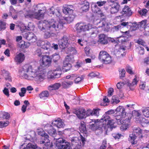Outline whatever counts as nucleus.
Wrapping results in <instances>:
<instances>
[{
	"instance_id": "obj_11",
	"label": "nucleus",
	"mask_w": 149,
	"mask_h": 149,
	"mask_svg": "<svg viewBox=\"0 0 149 149\" xmlns=\"http://www.w3.org/2000/svg\"><path fill=\"white\" fill-rule=\"evenodd\" d=\"M120 14H123L125 17H129L132 14V12L129 7L125 5L122 9Z\"/></svg>"
},
{
	"instance_id": "obj_29",
	"label": "nucleus",
	"mask_w": 149,
	"mask_h": 149,
	"mask_svg": "<svg viewBox=\"0 0 149 149\" xmlns=\"http://www.w3.org/2000/svg\"><path fill=\"white\" fill-rule=\"evenodd\" d=\"M86 126V124L84 121H81L80 125L79 127V129L81 133H86L87 132Z\"/></svg>"
},
{
	"instance_id": "obj_51",
	"label": "nucleus",
	"mask_w": 149,
	"mask_h": 149,
	"mask_svg": "<svg viewBox=\"0 0 149 149\" xmlns=\"http://www.w3.org/2000/svg\"><path fill=\"white\" fill-rule=\"evenodd\" d=\"M111 102L112 103L117 104L119 102L120 100L118 99L117 96L113 95L112 97Z\"/></svg>"
},
{
	"instance_id": "obj_19",
	"label": "nucleus",
	"mask_w": 149,
	"mask_h": 149,
	"mask_svg": "<svg viewBox=\"0 0 149 149\" xmlns=\"http://www.w3.org/2000/svg\"><path fill=\"white\" fill-rule=\"evenodd\" d=\"M129 140L132 145L136 144L137 143V136L134 133L130 134Z\"/></svg>"
},
{
	"instance_id": "obj_60",
	"label": "nucleus",
	"mask_w": 149,
	"mask_h": 149,
	"mask_svg": "<svg viewBox=\"0 0 149 149\" xmlns=\"http://www.w3.org/2000/svg\"><path fill=\"white\" fill-rule=\"evenodd\" d=\"M113 137L115 139H118L121 136V134L119 133H113L112 134Z\"/></svg>"
},
{
	"instance_id": "obj_30",
	"label": "nucleus",
	"mask_w": 149,
	"mask_h": 149,
	"mask_svg": "<svg viewBox=\"0 0 149 149\" xmlns=\"http://www.w3.org/2000/svg\"><path fill=\"white\" fill-rule=\"evenodd\" d=\"M138 25L136 22L132 23L130 22L129 27H130V30L131 31H135L137 29Z\"/></svg>"
},
{
	"instance_id": "obj_28",
	"label": "nucleus",
	"mask_w": 149,
	"mask_h": 149,
	"mask_svg": "<svg viewBox=\"0 0 149 149\" xmlns=\"http://www.w3.org/2000/svg\"><path fill=\"white\" fill-rule=\"evenodd\" d=\"M91 8L93 12L94 13H99L100 12L101 10L95 3H92Z\"/></svg>"
},
{
	"instance_id": "obj_33",
	"label": "nucleus",
	"mask_w": 149,
	"mask_h": 149,
	"mask_svg": "<svg viewBox=\"0 0 149 149\" xmlns=\"http://www.w3.org/2000/svg\"><path fill=\"white\" fill-rule=\"evenodd\" d=\"M53 125L55 126L58 128H63L64 126V123L61 121L55 120L53 123Z\"/></svg>"
},
{
	"instance_id": "obj_25",
	"label": "nucleus",
	"mask_w": 149,
	"mask_h": 149,
	"mask_svg": "<svg viewBox=\"0 0 149 149\" xmlns=\"http://www.w3.org/2000/svg\"><path fill=\"white\" fill-rule=\"evenodd\" d=\"M61 86V85L60 83H56L49 86L48 88V90L50 91L56 90L58 89Z\"/></svg>"
},
{
	"instance_id": "obj_3",
	"label": "nucleus",
	"mask_w": 149,
	"mask_h": 149,
	"mask_svg": "<svg viewBox=\"0 0 149 149\" xmlns=\"http://www.w3.org/2000/svg\"><path fill=\"white\" fill-rule=\"evenodd\" d=\"M52 61V58L49 56L42 55L39 61L40 65L38 67V69L41 71L44 70V68H47L51 65Z\"/></svg>"
},
{
	"instance_id": "obj_56",
	"label": "nucleus",
	"mask_w": 149,
	"mask_h": 149,
	"mask_svg": "<svg viewBox=\"0 0 149 149\" xmlns=\"http://www.w3.org/2000/svg\"><path fill=\"white\" fill-rule=\"evenodd\" d=\"M35 54L37 56L40 57L42 54V50L39 48H38L34 52Z\"/></svg>"
},
{
	"instance_id": "obj_4",
	"label": "nucleus",
	"mask_w": 149,
	"mask_h": 149,
	"mask_svg": "<svg viewBox=\"0 0 149 149\" xmlns=\"http://www.w3.org/2000/svg\"><path fill=\"white\" fill-rule=\"evenodd\" d=\"M98 58L103 63L108 64L112 62L111 56L107 52L104 50H102L100 52Z\"/></svg>"
},
{
	"instance_id": "obj_54",
	"label": "nucleus",
	"mask_w": 149,
	"mask_h": 149,
	"mask_svg": "<svg viewBox=\"0 0 149 149\" xmlns=\"http://www.w3.org/2000/svg\"><path fill=\"white\" fill-rule=\"evenodd\" d=\"M9 123L8 121H6L4 123L2 121H0V128L6 127L8 125Z\"/></svg>"
},
{
	"instance_id": "obj_55",
	"label": "nucleus",
	"mask_w": 149,
	"mask_h": 149,
	"mask_svg": "<svg viewBox=\"0 0 149 149\" xmlns=\"http://www.w3.org/2000/svg\"><path fill=\"white\" fill-rule=\"evenodd\" d=\"M6 28V23L0 20V31L5 29Z\"/></svg>"
},
{
	"instance_id": "obj_20",
	"label": "nucleus",
	"mask_w": 149,
	"mask_h": 149,
	"mask_svg": "<svg viewBox=\"0 0 149 149\" xmlns=\"http://www.w3.org/2000/svg\"><path fill=\"white\" fill-rule=\"evenodd\" d=\"M90 123V124L88 125V128L92 131H95L98 130L100 127H99V125L98 123H97L95 121L94 122V123Z\"/></svg>"
},
{
	"instance_id": "obj_10",
	"label": "nucleus",
	"mask_w": 149,
	"mask_h": 149,
	"mask_svg": "<svg viewBox=\"0 0 149 149\" xmlns=\"http://www.w3.org/2000/svg\"><path fill=\"white\" fill-rule=\"evenodd\" d=\"M44 129L48 134L52 136H54L56 134V130L50 124H48L46 125L44 127Z\"/></svg>"
},
{
	"instance_id": "obj_59",
	"label": "nucleus",
	"mask_w": 149,
	"mask_h": 149,
	"mask_svg": "<svg viewBox=\"0 0 149 149\" xmlns=\"http://www.w3.org/2000/svg\"><path fill=\"white\" fill-rule=\"evenodd\" d=\"M93 30L92 31V32H91L89 33V34L92 37H94L96 36L97 35L96 32V29L93 28L92 29Z\"/></svg>"
},
{
	"instance_id": "obj_42",
	"label": "nucleus",
	"mask_w": 149,
	"mask_h": 149,
	"mask_svg": "<svg viewBox=\"0 0 149 149\" xmlns=\"http://www.w3.org/2000/svg\"><path fill=\"white\" fill-rule=\"evenodd\" d=\"M26 18H34V12L30 10L27 11V13L25 15Z\"/></svg>"
},
{
	"instance_id": "obj_35",
	"label": "nucleus",
	"mask_w": 149,
	"mask_h": 149,
	"mask_svg": "<svg viewBox=\"0 0 149 149\" xmlns=\"http://www.w3.org/2000/svg\"><path fill=\"white\" fill-rule=\"evenodd\" d=\"M73 83L72 81H64L62 82V86L64 88H67L70 87Z\"/></svg>"
},
{
	"instance_id": "obj_52",
	"label": "nucleus",
	"mask_w": 149,
	"mask_h": 149,
	"mask_svg": "<svg viewBox=\"0 0 149 149\" xmlns=\"http://www.w3.org/2000/svg\"><path fill=\"white\" fill-rule=\"evenodd\" d=\"M99 75V73L97 72H91L89 74L88 76L92 78H93L97 77Z\"/></svg>"
},
{
	"instance_id": "obj_46",
	"label": "nucleus",
	"mask_w": 149,
	"mask_h": 149,
	"mask_svg": "<svg viewBox=\"0 0 149 149\" xmlns=\"http://www.w3.org/2000/svg\"><path fill=\"white\" fill-rule=\"evenodd\" d=\"M60 56L58 54L55 53L52 55V59L54 63H56L59 59Z\"/></svg>"
},
{
	"instance_id": "obj_57",
	"label": "nucleus",
	"mask_w": 149,
	"mask_h": 149,
	"mask_svg": "<svg viewBox=\"0 0 149 149\" xmlns=\"http://www.w3.org/2000/svg\"><path fill=\"white\" fill-rule=\"evenodd\" d=\"M126 70L127 72L129 74L131 75L133 74H134V73L132 71V68L129 66H127L126 68Z\"/></svg>"
},
{
	"instance_id": "obj_43",
	"label": "nucleus",
	"mask_w": 149,
	"mask_h": 149,
	"mask_svg": "<svg viewBox=\"0 0 149 149\" xmlns=\"http://www.w3.org/2000/svg\"><path fill=\"white\" fill-rule=\"evenodd\" d=\"M40 46H41V45ZM50 43L49 42H45L44 44H43V45H41V47L43 49L48 50L50 48Z\"/></svg>"
},
{
	"instance_id": "obj_64",
	"label": "nucleus",
	"mask_w": 149,
	"mask_h": 149,
	"mask_svg": "<svg viewBox=\"0 0 149 149\" xmlns=\"http://www.w3.org/2000/svg\"><path fill=\"white\" fill-rule=\"evenodd\" d=\"M143 63L146 65H149V57L147 56L144 58Z\"/></svg>"
},
{
	"instance_id": "obj_6",
	"label": "nucleus",
	"mask_w": 149,
	"mask_h": 149,
	"mask_svg": "<svg viewBox=\"0 0 149 149\" xmlns=\"http://www.w3.org/2000/svg\"><path fill=\"white\" fill-rule=\"evenodd\" d=\"M38 134L41 135L42 137L40 141V144H44L45 146L47 147L50 145V141L49 139V136L45 132H39Z\"/></svg>"
},
{
	"instance_id": "obj_32",
	"label": "nucleus",
	"mask_w": 149,
	"mask_h": 149,
	"mask_svg": "<svg viewBox=\"0 0 149 149\" xmlns=\"http://www.w3.org/2000/svg\"><path fill=\"white\" fill-rule=\"evenodd\" d=\"M139 123L142 126L145 127L149 125V121L148 119L145 118H141L139 120Z\"/></svg>"
},
{
	"instance_id": "obj_44",
	"label": "nucleus",
	"mask_w": 149,
	"mask_h": 149,
	"mask_svg": "<svg viewBox=\"0 0 149 149\" xmlns=\"http://www.w3.org/2000/svg\"><path fill=\"white\" fill-rule=\"evenodd\" d=\"M115 123V121L112 119H111L107 123H105V124L110 126V127L111 129L113 128H115L116 127L113 125Z\"/></svg>"
},
{
	"instance_id": "obj_48",
	"label": "nucleus",
	"mask_w": 149,
	"mask_h": 149,
	"mask_svg": "<svg viewBox=\"0 0 149 149\" xmlns=\"http://www.w3.org/2000/svg\"><path fill=\"white\" fill-rule=\"evenodd\" d=\"M82 23L80 22L77 23L76 25V30L77 32H82Z\"/></svg>"
},
{
	"instance_id": "obj_5",
	"label": "nucleus",
	"mask_w": 149,
	"mask_h": 149,
	"mask_svg": "<svg viewBox=\"0 0 149 149\" xmlns=\"http://www.w3.org/2000/svg\"><path fill=\"white\" fill-rule=\"evenodd\" d=\"M116 119L117 120H119V123H121V120L126 116L127 113L125 109L123 107L119 106L116 109Z\"/></svg>"
},
{
	"instance_id": "obj_13",
	"label": "nucleus",
	"mask_w": 149,
	"mask_h": 149,
	"mask_svg": "<svg viewBox=\"0 0 149 149\" xmlns=\"http://www.w3.org/2000/svg\"><path fill=\"white\" fill-rule=\"evenodd\" d=\"M130 120L129 119H125V120L122 119L121 120V123H119V120H117V123L118 124H122V125L120 127V129L122 131L126 130L129 127V123H130Z\"/></svg>"
},
{
	"instance_id": "obj_23",
	"label": "nucleus",
	"mask_w": 149,
	"mask_h": 149,
	"mask_svg": "<svg viewBox=\"0 0 149 149\" xmlns=\"http://www.w3.org/2000/svg\"><path fill=\"white\" fill-rule=\"evenodd\" d=\"M82 32L86 31L91 29L93 28V25L90 24H86L82 23Z\"/></svg>"
},
{
	"instance_id": "obj_9",
	"label": "nucleus",
	"mask_w": 149,
	"mask_h": 149,
	"mask_svg": "<svg viewBox=\"0 0 149 149\" xmlns=\"http://www.w3.org/2000/svg\"><path fill=\"white\" fill-rule=\"evenodd\" d=\"M68 38L65 36H64L59 40L58 44L62 49H65L68 46Z\"/></svg>"
},
{
	"instance_id": "obj_21",
	"label": "nucleus",
	"mask_w": 149,
	"mask_h": 149,
	"mask_svg": "<svg viewBox=\"0 0 149 149\" xmlns=\"http://www.w3.org/2000/svg\"><path fill=\"white\" fill-rule=\"evenodd\" d=\"M67 142L64 139L62 138H59L57 139L56 142V146L59 149L60 147H61L62 145H64Z\"/></svg>"
},
{
	"instance_id": "obj_47",
	"label": "nucleus",
	"mask_w": 149,
	"mask_h": 149,
	"mask_svg": "<svg viewBox=\"0 0 149 149\" xmlns=\"http://www.w3.org/2000/svg\"><path fill=\"white\" fill-rule=\"evenodd\" d=\"M84 79V76L83 75H81L80 77H79L77 76V75L76 76V78L74 80V83L75 84H78L81 81L83 80Z\"/></svg>"
},
{
	"instance_id": "obj_22",
	"label": "nucleus",
	"mask_w": 149,
	"mask_h": 149,
	"mask_svg": "<svg viewBox=\"0 0 149 149\" xmlns=\"http://www.w3.org/2000/svg\"><path fill=\"white\" fill-rule=\"evenodd\" d=\"M71 143L72 146H81V140L78 137H75L72 138L71 140Z\"/></svg>"
},
{
	"instance_id": "obj_12",
	"label": "nucleus",
	"mask_w": 149,
	"mask_h": 149,
	"mask_svg": "<svg viewBox=\"0 0 149 149\" xmlns=\"http://www.w3.org/2000/svg\"><path fill=\"white\" fill-rule=\"evenodd\" d=\"M41 4H38L36 6V9L35 10H38L37 12H34V18L39 19L41 17H42L44 15V14L41 13V12L42 11V7L41 6Z\"/></svg>"
},
{
	"instance_id": "obj_8",
	"label": "nucleus",
	"mask_w": 149,
	"mask_h": 149,
	"mask_svg": "<svg viewBox=\"0 0 149 149\" xmlns=\"http://www.w3.org/2000/svg\"><path fill=\"white\" fill-rule=\"evenodd\" d=\"M110 13L111 14H114L118 13L120 8V5L118 3H112L110 5Z\"/></svg>"
},
{
	"instance_id": "obj_14",
	"label": "nucleus",
	"mask_w": 149,
	"mask_h": 149,
	"mask_svg": "<svg viewBox=\"0 0 149 149\" xmlns=\"http://www.w3.org/2000/svg\"><path fill=\"white\" fill-rule=\"evenodd\" d=\"M23 37L31 42H34L36 40V37L34 33L31 32H28L23 34Z\"/></svg>"
},
{
	"instance_id": "obj_36",
	"label": "nucleus",
	"mask_w": 149,
	"mask_h": 149,
	"mask_svg": "<svg viewBox=\"0 0 149 149\" xmlns=\"http://www.w3.org/2000/svg\"><path fill=\"white\" fill-rule=\"evenodd\" d=\"M49 95V92L47 91H45L41 92L39 94V96L41 99H44L48 97Z\"/></svg>"
},
{
	"instance_id": "obj_61",
	"label": "nucleus",
	"mask_w": 149,
	"mask_h": 149,
	"mask_svg": "<svg viewBox=\"0 0 149 149\" xmlns=\"http://www.w3.org/2000/svg\"><path fill=\"white\" fill-rule=\"evenodd\" d=\"M107 147V141L105 140H103L102 141V145L101 146L100 149H105Z\"/></svg>"
},
{
	"instance_id": "obj_17",
	"label": "nucleus",
	"mask_w": 149,
	"mask_h": 149,
	"mask_svg": "<svg viewBox=\"0 0 149 149\" xmlns=\"http://www.w3.org/2000/svg\"><path fill=\"white\" fill-rule=\"evenodd\" d=\"M62 73L60 69L54 70L50 75L51 78H55L60 77Z\"/></svg>"
},
{
	"instance_id": "obj_7",
	"label": "nucleus",
	"mask_w": 149,
	"mask_h": 149,
	"mask_svg": "<svg viewBox=\"0 0 149 149\" xmlns=\"http://www.w3.org/2000/svg\"><path fill=\"white\" fill-rule=\"evenodd\" d=\"M42 70V71L39 70L38 67V68L35 74L36 76L34 78H35L36 79L38 82H41L42 81L45 79L46 76L43 70Z\"/></svg>"
},
{
	"instance_id": "obj_27",
	"label": "nucleus",
	"mask_w": 149,
	"mask_h": 149,
	"mask_svg": "<svg viewBox=\"0 0 149 149\" xmlns=\"http://www.w3.org/2000/svg\"><path fill=\"white\" fill-rule=\"evenodd\" d=\"M133 131L135 133H136L139 138H143V130L139 127H135L134 128Z\"/></svg>"
},
{
	"instance_id": "obj_40",
	"label": "nucleus",
	"mask_w": 149,
	"mask_h": 149,
	"mask_svg": "<svg viewBox=\"0 0 149 149\" xmlns=\"http://www.w3.org/2000/svg\"><path fill=\"white\" fill-rule=\"evenodd\" d=\"M89 8V3L86 1V3H84L82 4L81 9L83 11H87L88 10Z\"/></svg>"
},
{
	"instance_id": "obj_2",
	"label": "nucleus",
	"mask_w": 149,
	"mask_h": 149,
	"mask_svg": "<svg viewBox=\"0 0 149 149\" xmlns=\"http://www.w3.org/2000/svg\"><path fill=\"white\" fill-rule=\"evenodd\" d=\"M37 69L29 64H25L22 67V70L27 74H24L23 76L26 79H29L30 78H34L36 76L35 74Z\"/></svg>"
},
{
	"instance_id": "obj_18",
	"label": "nucleus",
	"mask_w": 149,
	"mask_h": 149,
	"mask_svg": "<svg viewBox=\"0 0 149 149\" xmlns=\"http://www.w3.org/2000/svg\"><path fill=\"white\" fill-rule=\"evenodd\" d=\"M138 81L136 80V77L135 76V78L133 79L132 83H130L129 81H127L126 84L129 87L130 90H133L135 88V85L137 84Z\"/></svg>"
},
{
	"instance_id": "obj_38",
	"label": "nucleus",
	"mask_w": 149,
	"mask_h": 149,
	"mask_svg": "<svg viewBox=\"0 0 149 149\" xmlns=\"http://www.w3.org/2000/svg\"><path fill=\"white\" fill-rule=\"evenodd\" d=\"M20 48L22 49V51H23L22 49L28 48V46L27 45V43L23 40H21L19 44Z\"/></svg>"
},
{
	"instance_id": "obj_26",
	"label": "nucleus",
	"mask_w": 149,
	"mask_h": 149,
	"mask_svg": "<svg viewBox=\"0 0 149 149\" xmlns=\"http://www.w3.org/2000/svg\"><path fill=\"white\" fill-rule=\"evenodd\" d=\"M79 109L78 110L77 115L78 117L81 119H82L84 117H86V110L84 109Z\"/></svg>"
},
{
	"instance_id": "obj_34",
	"label": "nucleus",
	"mask_w": 149,
	"mask_h": 149,
	"mask_svg": "<svg viewBox=\"0 0 149 149\" xmlns=\"http://www.w3.org/2000/svg\"><path fill=\"white\" fill-rule=\"evenodd\" d=\"M23 145L20 147V149H37V147L36 145H32L31 143H29L26 146V147L23 148Z\"/></svg>"
},
{
	"instance_id": "obj_39",
	"label": "nucleus",
	"mask_w": 149,
	"mask_h": 149,
	"mask_svg": "<svg viewBox=\"0 0 149 149\" xmlns=\"http://www.w3.org/2000/svg\"><path fill=\"white\" fill-rule=\"evenodd\" d=\"M73 9V7L72 5L68 6L64 8L63 12L66 14H67L69 13Z\"/></svg>"
},
{
	"instance_id": "obj_50",
	"label": "nucleus",
	"mask_w": 149,
	"mask_h": 149,
	"mask_svg": "<svg viewBox=\"0 0 149 149\" xmlns=\"http://www.w3.org/2000/svg\"><path fill=\"white\" fill-rule=\"evenodd\" d=\"M147 20L145 19L142 21L140 22H139V25H140V26L142 27H143L144 29L146 27H147Z\"/></svg>"
},
{
	"instance_id": "obj_62",
	"label": "nucleus",
	"mask_w": 149,
	"mask_h": 149,
	"mask_svg": "<svg viewBox=\"0 0 149 149\" xmlns=\"http://www.w3.org/2000/svg\"><path fill=\"white\" fill-rule=\"evenodd\" d=\"M144 115L147 118L149 117V109H145L143 111Z\"/></svg>"
},
{
	"instance_id": "obj_53",
	"label": "nucleus",
	"mask_w": 149,
	"mask_h": 149,
	"mask_svg": "<svg viewBox=\"0 0 149 149\" xmlns=\"http://www.w3.org/2000/svg\"><path fill=\"white\" fill-rule=\"evenodd\" d=\"M64 145H62V147H60L59 149H70V146L69 143L66 142Z\"/></svg>"
},
{
	"instance_id": "obj_37",
	"label": "nucleus",
	"mask_w": 149,
	"mask_h": 149,
	"mask_svg": "<svg viewBox=\"0 0 149 149\" xmlns=\"http://www.w3.org/2000/svg\"><path fill=\"white\" fill-rule=\"evenodd\" d=\"M10 117V115L7 112H3L0 114V118L2 120L8 119Z\"/></svg>"
},
{
	"instance_id": "obj_1",
	"label": "nucleus",
	"mask_w": 149,
	"mask_h": 149,
	"mask_svg": "<svg viewBox=\"0 0 149 149\" xmlns=\"http://www.w3.org/2000/svg\"><path fill=\"white\" fill-rule=\"evenodd\" d=\"M64 24L62 22H57L54 19H52L49 21H40L38 28L44 33L45 38H50L54 33L59 31L63 27Z\"/></svg>"
},
{
	"instance_id": "obj_58",
	"label": "nucleus",
	"mask_w": 149,
	"mask_h": 149,
	"mask_svg": "<svg viewBox=\"0 0 149 149\" xmlns=\"http://www.w3.org/2000/svg\"><path fill=\"white\" fill-rule=\"evenodd\" d=\"M144 29V35L146 36H149V24L147 25V27H146Z\"/></svg>"
},
{
	"instance_id": "obj_24",
	"label": "nucleus",
	"mask_w": 149,
	"mask_h": 149,
	"mask_svg": "<svg viewBox=\"0 0 149 149\" xmlns=\"http://www.w3.org/2000/svg\"><path fill=\"white\" fill-rule=\"evenodd\" d=\"M71 63L66 61H63V71L67 72L70 70L72 68Z\"/></svg>"
},
{
	"instance_id": "obj_49",
	"label": "nucleus",
	"mask_w": 149,
	"mask_h": 149,
	"mask_svg": "<svg viewBox=\"0 0 149 149\" xmlns=\"http://www.w3.org/2000/svg\"><path fill=\"white\" fill-rule=\"evenodd\" d=\"M103 117V118H102L101 120L103 122L105 121V123H107L111 119L110 116L106 114V115H104Z\"/></svg>"
},
{
	"instance_id": "obj_45",
	"label": "nucleus",
	"mask_w": 149,
	"mask_h": 149,
	"mask_svg": "<svg viewBox=\"0 0 149 149\" xmlns=\"http://www.w3.org/2000/svg\"><path fill=\"white\" fill-rule=\"evenodd\" d=\"M119 77L120 79L124 77L125 76L126 72L123 68L119 70Z\"/></svg>"
},
{
	"instance_id": "obj_31",
	"label": "nucleus",
	"mask_w": 149,
	"mask_h": 149,
	"mask_svg": "<svg viewBox=\"0 0 149 149\" xmlns=\"http://www.w3.org/2000/svg\"><path fill=\"white\" fill-rule=\"evenodd\" d=\"M2 75L5 79L8 80L9 81H11V78L10 75V74L8 71L3 70L2 71Z\"/></svg>"
},
{
	"instance_id": "obj_15",
	"label": "nucleus",
	"mask_w": 149,
	"mask_h": 149,
	"mask_svg": "<svg viewBox=\"0 0 149 149\" xmlns=\"http://www.w3.org/2000/svg\"><path fill=\"white\" fill-rule=\"evenodd\" d=\"M25 59L24 55L21 52L17 54L14 58L15 61L18 64L21 63Z\"/></svg>"
},
{
	"instance_id": "obj_16",
	"label": "nucleus",
	"mask_w": 149,
	"mask_h": 149,
	"mask_svg": "<svg viewBox=\"0 0 149 149\" xmlns=\"http://www.w3.org/2000/svg\"><path fill=\"white\" fill-rule=\"evenodd\" d=\"M99 42L102 44L106 45L108 43V38L104 34H101L99 35Z\"/></svg>"
},
{
	"instance_id": "obj_41",
	"label": "nucleus",
	"mask_w": 149,
	"mask_h": 149,
	"mask_svg": "<svg viewBox=\"0 0 149 149\" xmlns=\"http://www.w3.org/2000/svg\"><path fill=\"white\" fill-rule=\"evenodd\" d=\"M74 57L73 55L70 54L67 56L64 61L67 62H71L73 61Z\"/></svg>"
},
{
	"instance_id": "obj_63",
	"label": "nucleus",
	"mask_w": 149,
	"mask_h": 149,
	"mask_svg": "<svg viewBox=\"0 0 149 149\" xmlns=\"http://www.w3.org/2000/svg\"><path fill=\"white\" fill-rule=\"evenodd\" d=\"M3 92L4 94L8 97L9 96V90L8 88L6 87L4 88Z\"/></svg>"
}]
</instances>
